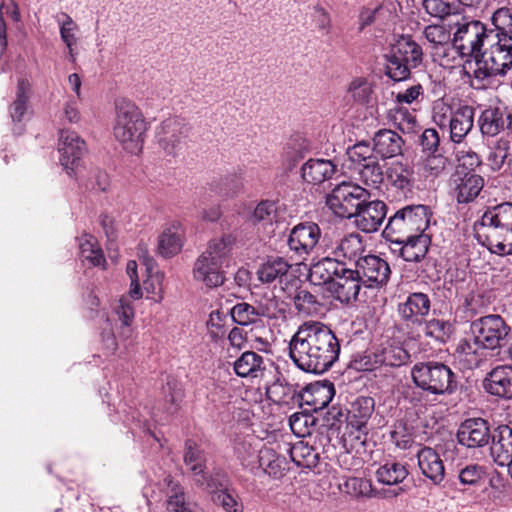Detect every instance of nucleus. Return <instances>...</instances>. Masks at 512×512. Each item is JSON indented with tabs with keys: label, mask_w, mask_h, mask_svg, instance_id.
<instances>
[{
	"label": "nucleus",
	"mask_w": 512,
	"mask_h": 512,
	"mask_svg": "<svg viewBox=\"0 0 512 512\" xmlns=\"http://www.w3.org/2000/svg\"><path fill=\"white\" fill-rule=\"evenodd\" d=\"M452 191L459 204L473 202L484 187L482 176L474 172H462L457 170L452 178Z\"/></svg>",
	"instance_id": "a211bd4d"
},
{
	"label": "nucleus",
	"mask_w": 512,
	"mask_h": 512,
	"mask_svg": "<svg viewBox=\"0 0 512 512\" xmlns=\"http://www.w3.org/2000/svg\"><path fill=\"white\" fill-rule=\"evenodd\" d=\"M355 269L363 281V285L367 287L385 285L391 274L389 264L381 257L372 254L359 257Z\"/></svg>",
	"instance_id": "2eb2a0df"
},
{
	"label": "nucleus",
	"mask_w": 512,
	"mask_h": 512,
	"mask_svg": "<svg viewBox=\"0 0 512 512\" xmlns=\"http://www.w3.org/2000/svg\"><path fill=\"white\" fill-rule=\"evenodd\" d=\"M339 352L338 339L321 322H305L289 343V355L297 367L316 374L330 368L338 359Z\"/></svg>",
	"instance_id": "f257e3e1"
},
{
	"label": "nucleus",
	"mask_w": 512,
	"mask_h": 512,
	"mask_svg": "<svg viewBox=\"0 0 512 512\" xmlns=\"http://www.w3.org/2000/svg\"><path fill=\"white\" fill-rule=\"evenodd\" d=\"M456 436L458 442L468 448L483 447L491 438L488 422L482 418H471L462 422Z\"/></svg>",
	"instance_id": "6ab92c4d"
},
{
	"label": "nucleus",
	"mask_w": 512,
	"mask_h": 512,
	"mask_svg": "<svg viewBox=\"0 0 512 512\" xmlns=\"http://www.w3.org/2000/svg\"><path fill=\"white\" fill-rule=\"evenodd\" d=\"M489 48L476 60L472 86L476 89H497L498 77H504L512 68V35L489 31Z\"/></svg>",
	"instance_id": "7ed1b4c3"
},
{
	"label": "nucleus",
	"mask_w": 512,
	"mask_h": 512,
	"mask_svg": "<svg viewBox=\"0 0 512 512\" xmlns=\"http://www.w3.org/2000/svg\"><path fill=\"white\" fill-rule=\"evenodd\" d=\"M422 60L421 46L410 36L402 35L386 55L385 74L393 81H404L409 78L411 70L422 63Z\"/></svg>",
	"instance_id": "0eeeda50"
},
{
	"label": "nucleus",
	"mask_w": 512,
	"mask_h": 512,
	"mask_svg": "<svg viewBox=\"0 0 512 512\" xmlns=\"http://www.w3.org/2000/svg\"><path fill=\"white\" fill-rule=\"evenodd\" d=\"M339 489L343 493L349 494L353 497H370L372 496L373 488L370 480L359 477H350L339 484Z\"/></svg>",
	"instance_id": "09e8293b"
},
{
	"label": "nucleus",
	"mask_w": 512,
	"mask_h": 512,
	"mask_svg": "<svg viewBox=\"0 0 512 512\" xmlns=\"http://www.w3.org/2000/svg\"><path fill=\"white\" fill-rule=\"evenodd\" d=\"M263 359L255 352L247 351L234 363V370L240 377L257 378L263 374Z\"/></svg>",
	"instance_id": "a19ab883"
},
{
	"label": "nucleus",
	"mask_w": 512,
	"mask_h": 512,
	"mask_svg": "<svg viewBox=\"0 0 512 512\" xmlns=\"http://www.w3.org/2000/svg\"><path fill=\"white\" fill-rule=\"evenodd\" d=\"M61 17L62 20L60 18H57V22L59 24L60 38L68 49L70 60L74 62V47L76 46L78 41L77 32L79 30V26L67 13H61Z\"/></svg>",
	"instance_id": "79ce46f5"
},
{
	"label": "nucleus",
	"mask_w": 512,
	"mask_h": 512,
	"mask_svg": "<svg viewBox=\"0 0 512 512\" xmlns=\"http://www.w3.org/2000/svg\"><path fill=\"white\" fill-rule=\"evenodd\" d=\"M147 122L139 107L127 98L115 100L113 135L126 152L138 155L144 146Z\"/></svg>",
	"instance_id": "39448f33"
},
{
	"label": "nucleus",
	"mask_w": 512,
	"mask_h": 512,
	"mask_svg": "<svg viewBox=\"0 0 512 512\" xmlns=\"http://www.w3.org/2000/svg\"><path fill=\"white\" fill-rule=\"evenodd\" d=\"M291 264L283 257L267 258L257 269V278L263 284L279 286L282 291L287 289L290 281H295L290 272Z\"/></svg>",
	"instance_id": "dca6fc26"
},
{
	"label": "nucleus",
	"mask_w": 512,
	"mask_h": 512,
	"mask_svg": "<svg viewBox=\"0 0 512 512\" xmlns=\"http://www.w3.org/2000/svg\"><path fill=\"white\" fill-rule=\"evenodd\" d=\"M60 164L69 176H72L79 167L81 159L86 152L85 141L71 130H61L58 142Z\"/></svg>",
	"instance_id": "ddd939ff"
},
{
	"label": "nucleus",
	"mask_w": 512,
	"mask_h": 512,
	"mask_svg": "<svg viewBox=\"0 0 512 512\" xmlns=\"http://www.w3.org/2000/svg\"><path fill=\"white\" fill-rule=\"evenodd\" d=\"M486 468L479 464H468L459 469L458 480L463 486L478 487L484 480Z\"/></svg>",
	"instance_id": "864d4df0"
},
{
	"label": "nucleus",
	"mask_w": 512,
	"mask_h": 512,
	"mask_svg": "<svg viewBox=\"0 0 512 512\" xmlns=\"http://www.w3.org/2000/svg\"><path fill=\"white\" fill-rule=\"evenodd\" d=\"M364 252L365 244L363 238L357 233H350L344 236L333 248L334 259H337L339 262H341V260L354 262V265H356V261L359 257H363L362 254Z\"/></svg>",
	"instance_id": "c756f323"
},
{
	"label": "nucleus",
	"mask_w": 512,
	"mask_h": 512,
	"mask_svg": "<svg viewBox=\"0 0 512 512\" xmlns=\"http://www.w3.org/2000/svg\"><path fill=\"white\" fill-rule=\"evenodd\" d=\"M492 23L495 27L493 33H506L512 35V10L508 7L497 9L492 15Z\"/></svg>",
	"instance_id": "680f3d73"
},
{
	"label": "nucleus",
	"mask_w": 512,
	"mask_h": 512,
	"mask_svg": "<svg viewBox=\"0 0 512 512\" xmlns=\"http://www.w3.org/2000/svg\"><path fill=\"white\" fill-rule=\"evenodd\" d=\"M296 310L306 316H312L320 312L321 304L317 297L306 289H299L293 296Z\"/></svg>",
	"instance_id": "de8ad7c7"
},
{
	"label": "nucleus",
	"mask_w": 512,
	"mask_h": 512,
	"mask_svg": "<svg viewBox=\"0 0 512 512\" xmlns=\"http://www.w3.org/2000/svg\"><path fill=\"white\" fill-rule=\"evenodd\" d=\"M278 203L270 200H263L255 207L252 214L254 223L262 222L271 224L278 221Z\"/></svg>",
	"instance_id": "5fc2aeb1"
},
{
	"label": "nucleus",
	"mask_w": 512,
	"mask_h": 512,
	"mask_svg": "<svg viewBox=\"0 0 512 512\" xmlns=\"http://www.w3.org/2000/svg\"><path fill=\"white\" fill-rule=\"evenodd\" d=\"M291 460L302 468H315L320 460V453L307 442L298 441L287 449Z\"/></svg>",
	"instance_id": "c9c22d12"
},
{
	"label": "nucleus",
	"mask_w": 512,
	"mask_h": 512,
	"mask_svg": "<svg viewBox=\"0 0 512 512\" xmlns=\"http://www.w3.org/2000/svg\"><path fill=\"white\" fill-rule=\"evenodd\" d=\"M369 197L370 193L366 188L351 181H343L326 196V205L335 215L352 218Z\"/></svg>",
	"instance_id": "1a4fd4ad"
},
{
	"label": "nucleus",
	"mask_w": 512,
	"mask_h": 512,
	"mask_svg": "<svg viewBox=\"0 0 512 512\" xmlns=\"http://www.w3.org/2000/svg\"><path fill=\"white\" fill-rule=\"evenodd\" d=\"M316 424V418L308 412H296L289 418L292 432L298 437L309 436Z\"/></svg>",
	"instance_id": "3c124183"
},
{
	"label": "nucleus",
	"mask_w": 512,
	"mask_h": 512,
	"mask_svg": "<svg viewBox=\"0 0 512 512\" xmlns=\"http://www.w3.org/2000/svg\"><path fill=\"white\" fill-rule=\"evenodd\" d=\"M350 431L348 434H345L342 437L343 447L346 449L345 455H343V461L349 456L350 450L355 449L357 453L360 452L361 449L365 450V445L367 441L368 428L365 425V428L360 429L358 427H349Z\"/></svg>",
	"instance_id": "8fccbe9b"
},
{
	"label": "nucleus",
	"mask_w": 512,
	"mask_h": 512,
	"mask_svg": "<svg viewBox=\"0 0 512 512\" xmlns=\"http://www.w3.org/2000/svg\"><path fill=\"white\" fill-rule=\"evenodd\" d=\"M447 162V158L441 153H430L424 160V170L429 176L438 177L445 170Z\"/></svg>",
	"instance_id": "338daca9"
},
{
	"label": "nucleus",
	"mask_w": 512,
	"mask_h": 512,
	"mask_svg": "<svg viewBox=\"0 0 512 512\" xmlns=\"http://www.w3.org/2000/svg\"><path fill=\"white\" fill-rule=\"evenodd\" d=\"M490 453L495 463L505 466L512 462V429L508 425H501L491 436Z\"/></svg>",
	"instance_id": "bb28decb"
},
{
	"label": "nucleus",
	"mask_w": 512,
	"mask_h": 512,
	"mask_svg": "<svg viewBox=\"0 0 512 512\" xmlns=\"http://www.w3.org/2000/svg\"><path fill=\"white\" fill-rule=\"evenodd\" d=\"M408 476L406 467L398 462H387L376 471L377 480L385 485H397Z\"/></svg>",
	"instance_id": "37998d69"
},
{
	"label": "nucleus",
	"mask_w": 512,
	"mask_h": 512,
	"mask_svg": "<svg viewBox=\"0 0 512 512\" xmlns=\"http://www.w3.org/2000/svg\"><path fill=\"white\" fill-rule=\"evenodd\" d=\"M474 228L492 253L512 255V202L487 207Z\"/></svg>",
	"instance_id": "20e7f679"
},
{
	"label": "nucleus",
	"mask_w": 512,
	"mask_h": 512,
	"mask_svg": "<svg viewBox=\"0 0 512 512\" xmlns=\"http://www.w3.org/2000/svg\"><path fill=\"white\" fill-rule=\"evenodd\" d=\"M30 94V84L25 79H20L17 85L16 99L10 107L12 120L21 121L27 110V104Z\"/></svg>",
	"instance_id": "49530a36"
},
{
	"label": "nucleus",
	"mask_w": 512,
	"mask_h": 512,
	"mask_svg": "<svg viewBox=\"0 0 512 512\" xmlns=\"http://www.w3.org/2000/svg\"><path fill=\"white\" fill-rule=\"evenodd\" d=\"M233 321L239 325L247 326L255 322L259 317L257 307L246 302L234 305L230 310Z\"/></svg>",
	"instance_id": "4d7b16f0"
},
{
	"label": "nucleus",
	"mask_w": 512,
	"mask_h": 512,
	"mask_svg": "<svg viewBox=\"0 0 512 512\" xmlns=\"http://www.w3.org/2000/svg\"><path fill=\"white\" fill-rule=\"evenodd\" d=\"M431 309L430 297L423 292L410 293L406 299L398 304V314L405 322L421 324Z\"/></svg>",
	"instance_id": "4be33fe9"
},
{
	"label": "nucleus",
	"mask_w": 512,
	"mask_h": 512,
	"mask_svg": "<svg viewBox=\"0 0 512 512\" xmlns=\"http://www.w3.org/2000/svg\"><path fill=\"white\" fill-rule=\"evenodd\" d=\"M349 160L357 164L360 181L370 188H378L384 180V170L379 158L372 154L370 144L360 141L347 149Z\"/></svg>",
	"instance_id": "9d476101"
},
{
	"label": "nucleus",
	"mask_w": 512,
	"mask_h": 512,
	"mask_svg": "<svg viewBox=\"0 0 512 512\" xmlns=\"http://www.w3.org/2000/svg\"><path fill=\"white\" fill-rule=\"evenodd\" d=\"M349 92L356 102L367 104L373 93L372 83L366 78H356L350 83Z\"/></svg>",
	"instance_id": "13d9d810"
},
{
	"label": "nucleus",
	"mask_w": 512,
	"mask_h": 512,
	"mask_svg": "<svg viewBox=\"0 0 512 512\" xmlns=\"http://www.w3.org/2000/svg\"><path fill=\"white\" fill-rule=\"evenodd\" d=\"M507 107H488L482 111L478 125L484 136L493 137L506 129Z\"/></svg>",
	"instance_id": "7c9ffc66"
},
{
	"label": "nucleus",
	"mask_w": 512,
	"mask_h": 512,
	"mask_svg": "<svg viewBox=\"0 0 512 512\" xmlns=\"http://www.w3.org/2000/svg\"><path fill=\"white\" fill-rule=\"evenodd\" d=\"M417 458L422 474L433 484H441L445 477V468L439 454L431 447H423L418 451Z\"/></svg>",
	"instance_id": "cd10ccee"
},
{
	"label": "nucleus",
	"mask_w": 512,
	"mask_h": 512,
	"mask_svg": "<svg viewBox=\"0 0 512 512\" xmlns=\"http://www.w3.org/2000/svg\"><path fill=\"white\" fill-rule=\"evenodd\" d=\"M337 171V166L331 160L310 159L301 168L302 177L308 183L320 184Z\"/></svg>",
	"instance_id": "2f4dec72"
},
{
	"label": "nucleus",
	"mask_w": 512,
	"mask_h": 512,
	"mask_svg": "<svg viewBox=\"0 0 512 512\" xmlns=\"http://www.w3.org/2000/svg\"><path fill=\"white\" fill-rule=\"evenodd\" d=\"M509 148L508 140L500 138L496 141L488 158L493 170H500L503 167L509 154Z\"/></svg>",
	"instance_id": "e2e57ef3"
},
{
	"label": "nucleus",
	"mask_w": 512,
	"mask_h": 512,
	"mask_svg": "<svg viewBox=\"0 0 512 512\" xmlns=\"http://www.w3.org/2000/svg\"><path fill=\"white\" fill-rule=\"evenodd\" d=\"M456 30L452 40L453 47L462 57L475 56L481 52L488 40L489 31L479 20L463 18L455 24Z\"/></svg>",
	"instance_id": "9b49d317"
},
{
	"label": "nucleus",
	"mask_w": 512,
	"mask_h": 512,
	"mask_svg": "<svg viewBox=\"0 0 512 512\" xmlns=\"http://www.w3.org/2000/svg\"><path fill=\"white\" fill-rule=\"evenodd\" d=\"M374 410V399L371 397H358L348 413V427L365 428Z\"/></svg>",
	"instance_id": "e433bc0d"
},
{
	"label": "nucleus",
	"mask_w": 512,
	"mask_h": 512,
	"mask_svg": "<svg viewBox=\"0 0 512 512\" xmlns=\"http://www.w3.org/2000/svg\"><path fill=\"white\" fill-rule=\"evenodd\" d=\"M423 7L428 14L438 18L458 13L457 5L446 0H424Z\"/></svg>",
	"instance_id": "bf43d9fd"
},
{
	"label": "nucleus",
	"mask_w": 512,
	"mask_h": 512,
	"mask_svg": "<svg viewBox=\"0 0 512 512\" xmlns=\"http://www.w3.org/2000/svg\"><path fill=\"white\" fill-rule=\"evenodd\" d=\"M426 40L436 46L448 45L451 40V34L442 25H429L423 31Z\"/></svg>",
	"instance_id": "0e129e2a"
},
{
	"label": "nucleus",
	"mask_w": 512,
	"mask_h": 512,
	"mask_svg": "<svg viewBox=\"0 0 512 512\" xmlns=\"http://www.w3.org/2000/svg\"><path fill=\"white\" fill-rule=\"evenodd\" d=\"M483 384H512V367L497 366L488 373Z\"/></svg>",
	"instance_id": "774afa93"
},
{
	"label": "nucleus",
	"mask_w": 512,
	"mask_h": 512,
	"mask_svg": "<svg viewBox=\"0 0 512 512\" xmlns=\"http://www.w3.org/2000/svg\"><path fill=\"white\" fill-rule=\"evenodd\" d=\"M374 358V363L371 362L370 355L354 362L355 369L362 371L358 378L359 381H372L373 377L382 373L383 366L399 367L405 364L409 359V354L401 346L389 345L384 347L380 354H375Z\"/></svg>",
	"instance_id": "f8f14e48"
},
{
	"label": "nucleus",
	"mask_w": 512,
	"mask_h": 512,
	"mask_svg": "<svg viewBox=\"0 0 512 512\" xmlns=\"http://www.w3.org/2000/svg\"><path fill=\"white\" fill-rule=\"evenodd\" d=\"M79 249L83 261H88L93 266L104 265L105 258L103 252L92 235L85 234L80 238Z\"/></svg>",
	"instance_id": "a18cd8bd"
},
{
	"label": "nucleus",
	"mask_w": 512,
	"mask_h": 512,
	"mask_svg": "<svg viewBox=\"0 0 512 512\" xmlns=\"http://www.w3.org/2000/svg\"><path fill=\"white\" fill-rule=\"evenodd\" d=\"M429 244L430 238L428 235L413 236L411 239L404 240L401 244H395L397 247L392 248V251L398 252L407 262H419L426 256Z\"/></svg>",
	"instance_id": "473e14b6"
},
{
	"label": "nucleus",
	"mask_w": 512,
	"mask_h": 512,
	"mask_svg": "<svg viewBox=\"0 0 512 512\" xmlns=\"http://www.w3.org/2000/svg\"><path fill=\"white\" fill-rule=\"evenodd\" d=\"M230 481L223 471H215L206 480V489L213 496L229 489Z\"/></svg>",
	"instance_id": "69168bd1"
},
{
	"label": "nucleus",
	"mask_w": 512,
	"mask_h": 512,
	"mask_svg": "<svg viewBox=\"0 0 512 512\" xmlns=\"http://www.w3.org/2000/svg\"><path fill=\"white\" fill-rule=\"evenodd\" d=\"M167 510L168 512H193L185 501L183 489L178 484H173L172 481L169 482Z\"/></svg>",
	"instance_id": "6e6d98bb"
},
{
	"label": "nucleus",
	"mask_w": 512,
	"mask_h": 512,
	"mask_svg": "<svg viewBox=\"0 0 512 512\" xmlns=\"http://www.w3.org/2000/svg\"><path fill=\"white\" fill-rule=\"evenodd\" d=\"M470 331L471 337L459 341L455 354L459 361L466 362L472 368L479 365L486 350L502 347L510 327L500 315H487L474 320Z\"/></svg>",
	"instance_id": "f03ea898"
},
{
	"label": "nucleus",
	"mask_w": 512,
	"mask_h": 512,
	"mask_svg": "<svg viewBox=\"0 0 512 512\" xmlns=\"http://www.w3.org/2000/svg\"><path fill=\"white\" fill-rule=\"evenodd\" d=\"M475 109L470 105H459L452 108L443 102L433 107V122L443 131L449 132L450 140L460 144L474 127Z\"/></svg>",
	"instance_id": "6e6552de"
},
{
	"label": "nucleus",
	"mask_w": 512,
	"mask_h": 512,
	"mask_svg": "<svg viewBox=\"0 0 512 512\" xmlns=\"http://www.w3.org/2000/svg\"><path fill=\"white\" fill-rule=\"evenodd\" d=\"M404 141L391 129H380L372 137V154L382 160L391 159L402 154Z\"/></svg>",
	"instance_id": "5701e85b"
},
{
	"label": "nucleus",
	"mask_w": 512,
	"mask_h": 512,
	"mask_svg": "<svg viewBox=\"0 0 512 512\" xmlns=\"http://www.w3.org/2000/svg\"><path fill=\"white\" fill-rule=\"evenodd\" d=\"M193 277L197 282H201L206 287H218L225 280L224 267L211 258L200 255L193 267Z\"/></svg>",
	"instance_id": "a878e982"
},
{
	"label": "nucleus",
	"mask_w": 512,
	"mask_h": 512,
	"mask_svg": "<svg viewBox=\"0 0 512 512\" xmlns=\"http://www.w3.org/2000/svg\"><path fill=\"white\" fill-rule=\"evenodd\" d=\"M362 285L363 281L356 269L347 268L343 263V270L337 273L331 289L340 302L350 303L356 300Z\"/></svg>",
	"instance_id": "412c9836"
},
{
	"label": "nucleus",
	"mask_w": 512,
	"mask_h": 512,
	"mask_svg": "<svg viewBox=\"0 0 512 512\" xmlns=\"http://www.w3.org/2000/svg\"><path fill=\"white\" fill-rule=\"evenodd\" d=\"M414 384H453L456 376L450 367L439 362L416 364L412 369Z\"/></svg>",
	"instance_id": "aec40b11"
},
{
	"label": "nucleus",
	"mask_w": 512,
	"mask_h": 512,
	"mask_svg": "<svg viewBox=\"0 0 512 512\" xmlns=\"http://www.w3.org/2000/svg\"><path fill=\"white\" fill-rule=\"evenodd\" d=\"M258 316L267 317L270 319H277L284 315V303L278 300L275 296L261 301L257 306Z\"/></svg>",
	"instance_id": "052dcab7"
},
{
	"label": "nucleus",
	"mask_w": 512,
	"mask_h": 512,
	"mask_svg": "<svg viewBox=\"0 0 512 512\" xmlns=\"http://www.w3.org/2000/svg\"><path fill=\"white\" fill-rule=\"evenodd\" d=\"M189 127L179 118H168L161 123L157 133L158 142L167 154H174L182 148Z\"/></svg>",
	"instance_id": "f3484780"
},
{
	"label": "nucleus",
	"mask_w": 512,
	"mask_h": 512,
	"mask_svg": "<svg viewBox=\"0 0 512 512\" xmlns=\"http://www.w3.org/2000/svg\"><path fill=\"white\" fill-rule=\"evenodd\" d=\"M385 176L388 183L396 190L404 194L412 191L415 172L413 165L408 160L399 159L389 163L385 170Z\"/></svg>",
	"instance_id": "393cba45"
},
{
	"label": "nucleus",
	"mask_w": 512,
	"mask_h": 512,
	"mask_svg": "<svg viewBox=\"0 0 512 512\" xmlns=\"http://www.w3.org/2000/svg\"><path fill=\"white\" fill-rule=\"evenodd\" d=\"M259 465L265 473L274 478L283 477L289 469L286 458L270 448L262 449L259 452Z\"/></svg>",
	"instance_id": "4c0bfd02"
},
{
	"label": "nucleus",
	"mask_w": 512,
	"mask_h": 512,
	"mask_svg": "<svg viewBox=\"0 0 512 512\" xmlns=\"http://www.w3.org/2000/svg\"><path fill=\"white\" fill-rule=\"evenodd\" d=\"M335 386H304L302 397L317 412L328 406L335 396Z\"/></svg>",
	"instance_id": "ea45409f"
},
{
	"label": "nucleus",
	"mask_w": 512,
	"mask_h": 512,
	"mask_svg": "<svg viewBox=\"0 0 512 512\" xmlns=\"http://www.w3.org/2000/svg\"><path fill=\"white\" fill-rule=\"evenodd\" d=\"M321 238V229L314 222H303L294 226L287 240L290 251L306 259L316 248Z\"/></svg>",
	"instance_id": "4468645a"
},
{
	"label": "nucleus",
	"mask_w": 512,
	"mask_h": 512,
	"mask_svg": "<svg viewBox=\"0 0 512 512\" xmlns=\"http://www.w3.org/2000/svg\"><path fill=\"white\" fill-rule=\"evenodd\" d=\"M421 324L424 336L438 344H445L454 332L453 324L444 319L432 318Z\"/></svg>",
	"instance_id": "58836bf2"
},
{
	"label": "nucleus",
	"mask_w": 512,
	"mask_h": 512,
	"mask_svg": "<svg viewBox=\"0 0 512 512\" xmlns=\"http://www.w3.org/2000/svg\"><path fill=\"white\" fill-rule=\"evenodd\" d=\"M431 213L425 205H410L395 212L383 231L384 237L392 244L424 235L430 223Z\"/></svg>",
	"instance_id": "423d86ee"
},
{
	"label": "nucleus",
	"mask_w": 512,
	"mask_h": 512,
	"mask_svg": "<svg viewBox=\"0 0 512 512\" xmlns=\"http://www.w3.org/2000/svg\"><path fill=\"white\" fill-rule=\"evenodd\" d=\"M342 270L343 262H339L334 258L325 257L310 266L308 280L315 286L328 283L332 286L337 273Z\"/></svg>",
	"instance_id": "c85d7f7f"
},
{
	"label": "nucleus",
	"mask_w": 512,
	"mask_h": 512,
	"mask_svg": "<svg viewBox=\"0 0 512 512\" xmlns=\"http://www.w3.org/2000/svg\"><path fill=\"white\" fill-rule=\"evenodd\" d=\"M184 462L187 466H190L191 471L195 475H199L204 472L205 465L203 453L193 440L188 439L185 442Z\"/></svg>",
	"instance_id": "603ef678"
},
{
	"label": "nucleus",
	"mask_w": 512,
	"mask_h": 512,
	"mask_svg": "<svg viewBox=\"0 0 512 512\" xmlns=\"http://www.w3.org/2000/svg\"><path fill=\"white\" fill-rule=\"evenodd\" d=\"M386 216V205L382 201L365 202L360 206L355 218V225L366 233H372L378 230Z\"/></svg>",
	"instance_id": "b1692460"
},
{
	"label": "nucleus",
	"mask_w": 512,
	"mask_h": 512,
	"mask_svg": "<svg viewBox=\"0 0 512 512\" xmlns=\"http://www.w3.org/2000/svg\"><path fill=\"white\" fill-rule=\"evenodd\" d=\"M234 242L235 238L232 235L215 238L208 243L206 250L201 255L211 258L223 267L228 266Z\"/></svg>",
	"instance_id": "72a5a7b5"
},
{
	"label": "nucleus",
	"mask_w": 512,
	"mask_h": 512,
	"mask_svg": "<svg viewBox=\"0 0 512 512\" xmlns=\"http://www.w3.org/2000/svg\"><path fill=\"white\" fill-rule=\"evenodd\" d=\"M183 245V230L178 224L164 229L159 236L158 252L163 257H171L180 252Z\"/></svg>",
	"instance_id": "f704fd0d"
},
{
	"label": "nucleus",
	"mask_w": 512,
	"mask_h": 512,
	"mask_svg": "<svg viewBox=\"0 0 512 512\" xmlns=\"http://www.w3.org/2000/svg\"><path fill=\"white\" fill-rule=\"evenodd\" d=\"M387 119L404 134L414 133L418 126L415 115L402 107L389 109Z\"/></svg>",
	"instance_id": "c03bdc74"
}]
</instances>
